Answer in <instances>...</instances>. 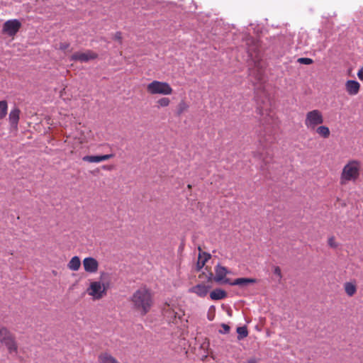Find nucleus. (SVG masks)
Returning <instances> with one entry per match:
<instances>
[{"label": "nucleus", "mask_w": 363, "mask_h": 363, "mask_svg": "<svg viewBox=\"0 0 363 363\" xmlns=\"http://www.w3.org/2000/svg\"><path fill=\"white\" fill-rule=\"evenodd\" d=\"M133 308L141 315H146L154 303L153 294L151 291L142 287L135 291L131 296Z\"/></svg>", "instance_id": "1"}, {"label": "nucleus", "mask_w": 363, "mask_h": 363, "mask_svg": "<svg viewBox=\"0 0 363 363\" xmlns=\"http://www.w3.org/2000/svg\"><path fill=\"white\" fill-rule=\"evenodd\" d=\"M362 162L358 160H349L343 166L339 179L341 186H346L350 182H356L360 177Z\"/></svg>", "instance_id": "2"}, {"label": "nucleus", "mask_w": 363, "mask_h": 363, "mask_svg": "<svg viewBox=\"0 0 363 363\" xmlns=\"http://www.w3.org/2000/svg\"><path fill=\"white\" fill-rule=\"evenodd\" d=\"M164 317L169 323L177 324L184 315V310L176 303H165L162 308Z\"/></svg>", "instance_id": "3"}, {"label": "nucleus", "mask_w": 363, "mask_h": 363, "mask_svg": "<svg viewBox=\"0 0 363 363\" xmlns=\"http://www.w3.org/2000/svg\"><path fill=\"white\" fill-rule=\"evenodd\" d=\"M147 92L150 95L169 96L173 94V89L171 85L162 81L153 80L147 84Z\"/></svg>", "instance_id": "4"}, {"label": "nucleus", "mask_w": 363, "mask_h": 363, "mask_svg": "<svg viewBox=\"0 0 363 363\" xmlns=\"http://www.w3.org/2000/svg\"><path fill=\"white\" fill-rule=\"evenodd\" d=\"M0 342L6 347L10 354L17 352L18 345L15 335L6 327L0 328Z\"/></svg>", "instance_id": "5"}, {"label": "nucleus", "mask_w": 363, "mask_h": 363, "mask_svg": "<svg viewBox=\"0 0 363 363\" xmlns=\"http://www.w3.org/2000/svg\"><path fill=\"white\" fill-rule=\"evenodd\" d=\"M324 122L323 113L318 109H313L306 113L304 124L306 127L311 130Z\"/></svg>", "instance_id": "6"}, {"label": "nucleus", "mask_w": 363, "mask_h": 363, "mask_svg": "<svg viewBox=\"0 0 363 363\" xmlns=\"http://www.w3.org/2000/svg\"><path fill=\"white\" fill-rule=\"evenodd\" d=\"M89 296L94 300H99L106 294V289L100 281H91L86 289Z\"/></svg>", "instance_id": "7"}, {"label": "nucleus", "mask_w": 363, "mask_h": 363, "mask_svg": "<svg viewBox=\"0 0 363 363\" xmlns=\"http://www.w3.org/2000/svg\"><path fill=\"white\" fill-rule=\"evenodd\" d=\"M215 276L213 277V274H210L208 281H214L218 284H230V280L226 278V275L229 273V271L225 267L218 264L214 268Z\"/></svg>", "instance_id": "8"}, {"label": "nucleus", "mask_w": 363, "mask_h": 363, "mask_svg": "<svg viewBox=\"0 0 363 363\" xmlns=\"http://www.w3.org/2000/svg\"><path fill=\"white\" fill-rule=\"evenodd\" d=\"M21 26L22 24L18 19L8 20L3 25L2 33L13 38L19 31Z\"/></svg>", "instance_id": "9"}, {"label": "nucleus", "mask_w": 363, "mask_h": 363, "mask_svg": "<svg viewBox=\"0 0 363 363\" xmlns=\"http://www.w3.org/2000/svg\"><path fill=\"white\" fill-rule=\"evenodd\" d=\"M98 57V54L92 50H87L84 52H77L74 53L71 60L74 61H79L81 62H86L89 60H95Z\"/></svg>", "instance_id": "10"}, {"label": "nucleus", "mask_w": 363, "mask_h": 363, "mask_svg": "<svg viewBox=\"0 0 363 363\" xmlns=\"http://www.w3.org/2000/svg\"><path fill=\"white\" fill-rule=\"evenodd\" d=\"M82 264L84 271L87 273L95 274L99 269V262L94 257H85L83 259Z\"/></svg>", "instance_id": "11"}, {"label": "nucleus", "mask_w": 363, "mask_h": 363, "mask_svg": "<svg viewBox=\"0 0 363 363\" xmlns=\"http://www.w3.org/2000/svg\"><path fill=\"white\" fill-rule=\"evenodd\" d=\"M211 288V285H206L201 283L191 287L189 289V291L196 294L199 297H205L208 294Z\"/></svg>", "instance_id": "12"}, {"label": "nucleus", "mask_w": 363, "mask_h": 363, "mask_svg": "<svg viewBox=\"0 0 363 363\" xmlns=\"http://www.w3.org/2000/svg\"><path fill=\"white\" fill-rule=\"evenodd\" d=\"M98 363H121L108 351L101 352L97 357Z\"/></svg>", "instance_id": "13"}, {"label": "nucleus", "mask_w": 363, "mask_h": 363, "mask_svg": "<svg viewBox=\"0 0 363 363\" xmlns=\"http://www.w3.org/2000/svg\"><path fill=\"white\" fill-rule=\"evenodd\" d=\"M114 157L113 154L104 155H86L83 157L82 160L90 163H99L102 161L108 160Z\"/></svg>", "instance_id": "14"}, {"label": "nucleus", "mask_w": 363, "mask_h": 363, "mask_svg": "<svg viewBox=\"0 0 363 363\" xmlns=\"http://www.w3.org/2000/svg\"><path fill=\"white\" fill-rule=\"evenodd\" d=\"M345 90L349 95L355 96L360 90V84L355 80H347L345 83Z\"/></svg>", "instance_id": "15"}, {"label": "nucleus", "mask_w": 363, "mask_h": 363, "mask_svg": "<svg viewBox=\"0 0 363 363\" xmlns=\"http://www.w3.org/2000/svg\"><path fill=\"white\" fill-rule=\"evenodd\" d=\"M343 288L345 294L349 297L354 296L357 291V286L355 280L346 281L343 284Z\"/></svg>", "instance_id": "16"}, {"label": "nucleus", "mask_w": 363, "mask_h": 363, "mask_svg": "<svg viewBox=\"0 0 363 363\" xmlns=\"http://www.w3.org/2000/svg\"><path fill=\"white\" fill-rule=\"evenodd\" d=\"M21 111L18 108H13L9 115V120L11 125L13 128H17L18 121L20 118Z\"/></svg>", "instance_id": "17"}, {"label": "nucleus", "mask_w": 363, "mask_h": 363, "mask_svg": "<svg viewBox=\"0 0 363 363\" xmlns=\"http://www.w3.org/2000/svg\"><path fill=\"white\" fill-rule=\"evenodd\" d=\"M320 137L327 139L330 135V130L326 125H319L313 130Z\"/></svg>", "instance_id": "18"}, {"label": "nucleus", "mask_w": 363, "mask_h": 363, "mask_svg": "<svg viewBox=\"0 0 363 363\" xmlns=\"http://www.w3.org/2000/svg\"><path fill=\"white\" fill-rule=\"evenodd\" d=\"M74 138L76 141L75 144L77 145H82L87 142V136L85 134L84 130L79 128L76 130Z\"/></svg>", "instance_id": "19"}, {"label": "nucleus", "mask_w": 363, "mask_h": 363, "mask_svg": "<svg viewBox=\"0 0 363 363\" xmlns=\"http://www.w3.org/2000/svg\"><path fill=\"white\" fill-rule=\"evenodd\" d=\"M256 282L255 279L251 278H238L235 279L233 281H230V285L232 286H246L249 284H254Z\"/></svg>", "instance_id": "20"}, {"label": "nucleus", "mask_w": 363, "mask_h": 363, "mask_svg": "<svg viewBox=\"0 0 363 363\" xmlns=\"http://www.w3.org/2000/svg\"><path fill=\"white\" fill-rule=\"evenodd\" d=\"M81 266V260L78 256H74L67 264V267L72 271H78Z\"/></svg>", "instance_id": "21"}, {"label": "nucleus", "mask_w": 363, "mask_h": 363, "mask_svg": "<svg viewBox=\"0 0 363 363\" xmlns=\"http://www.w3.org/2000/svg\"><path fill=\"white\" fill-rule=\"evenodd\" d=\"M189 104L184 100H181L177 106L175 115L177 116H181L189 110Z\"/></svg>", "instance_id": "22"}, {"label": "nucleus", "mask_w": 363, "mask_h": 363, "mask_svg": "<svg viewBox=\"0 0 363 363\" xmlns=\"http://www.w3.org/2000/svg\"><path fill=\"white\" fill-rule=\"evenodd\" d=\"M248 42H250L252 43V45L248 47V52L249 55L251 56V57H253L255 55V57H257V52H259V43L257 41H255L253 39H248ZM249 43H247L248 44Z\"/></svg>", "instance_id": "23"}, {"label": "nucleus", "mask_w": 363, "mask_h": 363, "mask_svg": "<svg viewBox=\"0 0 363 363\" xmlns=\"http://www.w3.org/2000/svg\"><path fill=\"white\" fill-rule=\"evenodd\" d=\"M227 296V293L220 289H216L210 293V298L212 300H221Z\"/></svg>", "instance_id": "24"}, {"label": "nucleus", "mask_w": 363, "mask_h": 363, "mask_svg": "<svg viewBox=\"0 0 363 363\" xmlns=\"http://www.w3.org/2000/svg\"><path fill=\"white\" fill-rule=\"evenodd\" d=\"M171 101L167 97H161L156 101V106L160 108H166L170 105Z\"/></svg>", "instance_id": "25"}, {"label": "nucleus", "mask_w": 363, "mask_h": 363, "mask_svg": "<svg viewBox=\"0 0 363 363\" xmlns=\"http://www.w3.org/2000/svg\"><path fill=\"white\" fill-rule=\"evenodd\" d=\"M8 110V104L6 101L3 100L0 101V119L6 117Z\"/></svg>", "instance_id": "26"}, {"label": "nucleus", "mask_w": 363, "mask_h": 363, "mask_svg": "<svg viewBox=\"0 0 363 363\" xmlns=\"http://www.w3.org/2000/svg\"><path fill=\"white\" fill-rule=\"evenodd\" d=\"M237 333L238 334V340H242L248 335V331L245 326L238 327L237 328Z\"/></svg>", "instance_id": "27"}, {"label": "nucleus", "mask_w": 363, "mask_h": 363, "mask_svg": "<svg viewBox=\"0 0 363 363\" xmlns=\"http://www.w3.org/2000/svg\"><path fill=\"white\" fill-rule=\"evenodd\" d=\"M328 245L331 248H334V249H335L338 247V243L336 242L335 238L334 236H331V237L328 238Z\"/></svg>", "instance_id": "28"}, {"label": "nucleus", "mask_w": 363, "mask_h": 363, "mask_svg": "<svg viewBox=\"0 0 363 363\" xmlns=\"http://www.w3.org/2000/svg\"><path fill=\"white\" fill-rule=\"evenodd\" d=\"M298 62L303 65H311L313 62L312 59L308 57L298 58Z\"/></svg>", "instance_id": "29"}, {"label": "nucleus", "mask_w": 363, "mask_h": 363, "mask_svg": "<svg viewBox=\"0 0 363 363\" xmlns=\"http://www.w3.org/2000/svg\"><path fill=\"white\" fill-rule=\"evenodd\" d=\"M274 274L277 275L279 279L282 278L281 271L279 267H275L274 269Z\"/></svg>", "instance_id": "30"}, {"label": "nucleus", "mask_w": 363, "mask_h": 363, "mask_svg": "<svg viewBox=\"0 0 363 363\" xmlns=\"http://www.w3.org/2000/svg\"><path fill=\"white\" fill-rule=\"evenodd\" d=\"M221 327L223 328V331H220L222 333H228L230 331V326L227 324L223 323L221 324Z\"/></svg>", "instance_id": "31"}, {"label": "nucleus", "mask_w": 363, "mask_h": 363, "mask_svg": "<svg viewBox=\"0 0 363 363\" xmlns=\"http://www.w3.org/2000/svg\"><path fill=\"white\" fill-rule=\"evenodd\" d=\"M69 47V44L67 43H61L60 44V49L62 50H66L67 49H68Z\"/></svg>", "instance_id": "32"}, {"label": "nucleus", "mask_w": 363, "mask_h": 363, "mask_svg": "<svg viewBox=\"0 0 363 363\" xmlns=\"http://www.w3.org/2000/svg\"><path fill=\"white\" fill-rule=\"evenodd\" d=\"M357 77L360 80H363V65L361 67V68L359 69L357 72Z\"/></svg>", "instance_id": "33"}, {"label": "nucleus", "mask_w": 363, "mask_h": 363, "mask_svg": "<svg viewBox=\"0 0 363 363\" xmlns=\"http://www.w3.org/2000/svg\"><path fill=\"white\" fill-rule=\"evenodd\" d=\"M257 113L259 114L261 116H264V111L260 108H257Z\"/></svg>", "instance_id": "34"}, {"label": "nucleus", "mask_w": 363, "mask_h": 363, "mask_svg": "<svg viewBox=\"0 0 363 363\" xmlns=\"http://www.w3.org/2000/svg\"><path fill=\"white\" fill-rule=\"evenodd\" d=\"M247 363H257L255 358H251L247 360Z\"/></svg>", "instance_id": "35"}, {"label": "nucleus", "mask_w": 363, "mask_h": 363, "mask_svg": "<svg viewBox=\"0 0 363 363\" xmlns=\"http://www.w3.org/2000/svg\"><path fill=\"white\" fill-rule=\"evenodd\" d=\"M115 39L120 40L121 39V33H117L115 35Z\"/></svg>", "instance_id": "36"}, {"label": "nucleus", "mask_w": 363, "mask_h": 363, "mask_svg": "<svg viewBox=\"0 0 363 363\" xmlns=\"http://www.w3.org/2000/svg\"><path fill=\"white\" fill-rule=\"evenodd\" d=\"M262 74L261 72H259V73L257 74L256 78L257 80H261L262 79Z\"/></svg>", "instance_id": "37"}, {"label": "nucleus", "mask_w": 363, "mask_h": 363, "mask_svg": "<svg viewBox=\"0 0 363 363\" xmlns=\"http://www.w3.org/2000/svg\"><path fill=\"white\" fill-rule=\"evenodd\" d=\"M187 188H188L189 189H191L192 186H191V184H188V185H187Z\"/></svg>", "instance_id": "38"}, {"label": "nucleus", "mask_w": 363, "mask_h": 363, "mask_svg": "<svg viewBox=\"0 0 363 363\" xmlns=\"http://www.w3.org/2000/svg\"><path fill=\"white\" fill-rule=\"evenodd\" d=\"M104 169H110V168H108L106 167H104Z\"/></svg>", "instance_id": "39"}]
</instances>
